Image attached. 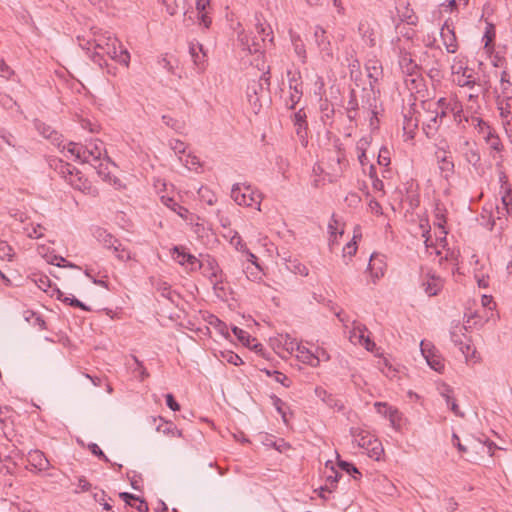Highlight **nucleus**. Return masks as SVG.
Instances as JSON below:
<instances>
[{
	"label": "nucleus",
	"instance_id": "obj_1",
	"mask_svg": "<svg viewBox=\"0 0 512 512\" xmlns=\"http://www.w3.org/2000/svg\"><path fill=\"white\" fill-rule=\"evenodd\" d=\"M446 102L445 98L439 99L436 103L433 105H436L437 108L434 110H427L424 114H419V118H406L404 121L403 129L405 133L411 134L413 132V129L417 127L418 122L421 121L423 124V130L425 134L428 137H431L436 130L439 127V123L441 122L442 118L446 115V112L444 111L443 107ZM432 104H429V107Z\"/></svg>",
	"mask_w": 512,
	"mask_h": 512
},
{
	"label": "nucleus",
	"instance_id": "obj_2",
	"mask_svg": "<svg viewBox=\"0 0 512 512\" xmlns=\"http://www.w3.org/2000/svg\"><path fill=\"white\" fill-rule=\"evenodd\" d=\"M93 41L95 47L105 52L111 59L126 67L129 66L130 54L116 37L93 28Z\"/></svg>",
	"mask_w": 512,
	"mask_h": 512
},
{
	"label": "nucleus",
	"instance_id": "obj_3",
	"mask_svg": "<svg viewBox=\"0 0 512 512\" xmlns=\"http://www.w3.org/2000/svg\"><path fill=\"white\" fill-rule=\"evenodd\" d=\"M104 152L103 143L101 141H96L94 143H90L87 146L82 147V162L91 164L100 176H106L108 161L106 164L102 161V155Z\"/></svg>",
	"mask_w": 512,
	"mask_h": 512
},
{
	"label": "nucleus",
	"instance_id": "obj_4",
	"mask_svg": "<svg viewBox=\"0 0 512 512\" xmlns=\"http://www.w3.org/2000/svg\"><path fill=\"white\" fill-rule=\"evenodd\" d=\"M231 197L238 205L250 207L256 205V209L260 211L261 195L254 192L250 186H233Z\"/></svg>",
	"mask_w": 512,
	"mask_h": 512
},
{
	"label": "nucleus",
	"instance_id": "obj_5",
	"mask_svg": "<svg viewBox=\"0 0 512 512\" xmlns=\"http://www.w3.org/2000/svg\"><path fill=\"white\" fill-rule=\"evenodd\" d=\"M358 446L365 449L369 457L379 460L384 452L381 442L369 433H360L356 437Z\"/></svg>",
	"mask_w": 512,
	"mask_h": 512
},
{
	"label": "nucleus",
	"instance_id": "obj_6",
	"mask_svg": "<svg viewBox=\"0 0 512 512\" xmlns=\"http://www.w3.org/2000/svg\"><path fill=\"white\" fill-rule=\"evenodd\" d=\"M455 150L460 153L465 161L473 166H476L480 161V155L474 142H470L464 137L459 136L455 143Z\"/></svg>",
	"mask_w": 512,
	"mask_h": 512
},
{
	"label": "nucleus",
	"instance_id": "obj_7",
	"mask_svg": "<svg viewBox=\"0 0 512 512\" xmlns=\"http://www.w3.org/2000/svg\"><path fill=\"white\" fill-rule=\"evenodd\" d=\"M96 237L100 243L103 244L104 247L108 249H113V251L121 250V254H117V258L121 261H128L131 258L130 252L126 250L122 244L110 233H107L105 230L99 229L97 231Z\"/></svg>",
	"mask_w": 512,
	"mask_h": 512
},
{
	"label": "nucleus",
	"instance_id": "obj_8",
	"mask_svg": "<svg viewBox=\"0 0 512 512\" xmlns=\"http://www.w3.org/2000/svg\"><path fill=\"white\" fill-rule=\"evenodd\" d=\"M421 353L427 361V364L435 371L442 372L444 370V360L437 354L435 348L430 343L421 341Z\"/></svg>",
	"mask_w": 512,
	"mask_h": 512
},
{
	"label": "nucleus",
	"instance_id": "obj_9",
	"mask_svg": "<svg viewBox=\"0 0 512 512\" xmlns=\"http://www.w3.org/2000/svg\"><path fill=\"white\" fill-rule=\"evenodd\" d=\"M440 36L443 45L448 53H456L458 49L457 38L455 35L454 27L446 21L440 31Z\"/></svg>",
	"mask_w": 512,
	"mask_h": 512
},
{
	"label": "nucleus",
	"instance_id": "obj_10",
	"mask_svg": "<svg viewBox=\"0 0 512 512\" xmlns=\"http://www.w3.org/2000/svg\"><path fill=\"white\" fill-rule=\"evenodd\" d=\"M291 351L296 352V357L304 364H308L311 367H317L319 365V356H314L308 348L298 343H290Z\"/></svg>",
	"mask_w": 512,
	"mask_h": 512
},
{
	"label": "nucleus",
	"instance_id": "obj_11",
	"mask_svg": "<svg viewBox=\"0 0 512 512\" xmlns=\"http://www.w3.org/2000/svg\"><path fill=\"white\" fill-rule=\"evenodd\" d=\"M453 82H455L457 85H459L461 87H465V86L469 87L470 90L472 91L469 94L470 98L478 97L479 92H480V85L476 83V79L473 76L472 69H469L468 73H462V74H459L458 76H455V78H453Z\"/></svg>",
	"mask_w": 512,
	"mask_h": 512
},
{
	"label": "nucleus",
	"instance_id": "obj_12",
	"mask_svg": "<svg viewBox=\"0 0 512 512\" xmlns=\"http://www.w3.org/2000/svg\"><path fill=\"white\" fill-rule=\"evenodd\" d=\"M349 339L353 344L362 345L368 351H373L375 347V343L366 335V328L361 325L354 326L353 330L350 332Z\"/></svg>",
	"mask_w": 512,
	"mask_h": 512
},
{
	"label": "nucleus",
	"instance_id": "obj_13",
	"mask_svg": "<svg viewBox=\"0 0 512 512\" xmlns=\"http://www.w3.org/2000/svg\"><path fill=\"white\" fill-rule=\"evenodd\" d=\"M27 461L30 466L34 467L38 471L47 470L50 466L48 459L40 450L30 451L27 456Z\"/></svg>",
	"mask_w": 512,
	"mask_h": 512
},
{
	"label": "nucleus",
	"instance_id": "obj_14",
	"mask_svg": "<svg viewBox=\"0 0 512 512\" xmlns=\"http://www.w3.org/2000/svg\"><path fill=\"white\" fill-rule=\"evenodd\" d=\"M444 281L434 274L427 275V278L423 281L422 286L424 288L425 293L428 296H435L438 292L443 288Z\"/></svg>",
	"mask_w": 512,
	"mask_h": 512
},
{
	"label": "nucleus",
	"instance_id": "obj_15",
	"mask_svg": "<svg viewBox=\"0 0 512 512\" xmlns=\"http://www.w3.org/2000/svg\"><path fill=\"white\" fill-rule=\"evenodd\" d=\"M256 31L260 35V37H255L251 45L247 44V49L250 53L259 52L262 48L261 42L265 41L264 36H269L271 33L270 31L266 32V27L262 23L256 25Z\"/></svg>",
	"mask_w": 512,
	"mask_h": 512
},
{
	"label": "nucleus",
	"instance_id": "obj_16",
	"mask_svg": "<svg viewBox=\"0 0 512 512\" xmlns=\"http://www.w3.org/2000/svg\"><path fill=\"white\" fill-rule=\"evenodd\" d=\"M190 54L194 61V64L200 69H204V65L206 62V53L204 51L203 45L200 43L191 44Z\"/></svg>",
	"mask_w": 512,
	"mask_h": 512
},
{
	"label": "nucleus",
	"instance_id": "obj_17",
	"mask_svg": "<svg viewBox=\"0 0 512 512\" xmlns=\"http://www.w3.org/2000/svg\"><path fill=\"white\" fill-rule=\"evenodd\" d=\"M289 88L291 90L290 93V108L293 109L295 105L300 101L303 90L301 83L298 82V79H296L294 76L289 79Z\"/></svg>",
	"mask_w": 512,
	"mask_h": 512
},
{
	"label": "nucleus",
	"instance_id": "obj_18",
	"mask_svg": "<svg viewBox=\"0 0 512 512\" xmlns=\"http://www.w3.org/2000/svg\"><path fill=\"white\" fill-rule=\"evenodd\" d=\"M374 407L379 414L388 417L392 425H394L395 422L399 419L398 410L388 406L384 402H376Z\"/></svg>",
	"mask_w": 512,
	"mask_h": 512
},
{
	"label": "nucleus",
	"instance_id": "obj_19",
	"mask_svg": "<svg viewBox=\"0 0 512 512\" xmlns=\"http://www.w3.org/2000/svg\"><path fill=\"white\" fill-rule=\"evenodd\" d=\"M173 251H174V254H175L174 259L180 265H184V264L187 263V264L191 265V270L195 269V265L198 264V260H197V258L195 256L186 253L184 250H182L179 247H174Z\"/></svg>",
	"mask_w": 512,
	"mask_h": 512
},
{
	"label": "nucleus",
	"instance_id": "obj_20",
	"mask_svg": "<svg viewBox=\"0 0 512 512\" xmlns=\"http://www.w3.org/2000/svg\"><path fill=\"white\" fill-rule=\"evenodd\" d=\"M384 261L381 256L373 254L369 261L368 269L375 278L384 275Z\"/></svg>",
	"mask_w": 512,
	"mask_h": 512
},
{
	"label": "nucleus",
	"instance_id": "obj_21",
	"mask_svg": "<svg viewBox=\"0 0 512 512\" xmlns=\"http://www.w3.org/2000/svg\"><path fill=\"white\" fill-rule=\"evenodd\" d=\"M167 12L173 16L179 13H185L187 0H163Z\"/></svg>",
	"mask_w": 512,
	"mask_h": 512
},
{
	"label": "nucleus",
	"instance_id": "obj_22",
	"mask_svg": "<svg viewBox=\"0 0 512 512\" xmlns=\"http://www.w3.org/2000/svg\"><path fill=\"white\" fill-rule=\"evenodd\" d=\"M120 497L127 504L135 507L139 512H147L148 511V504L144 500L139 499L137 496H134L129 493H121Z\"/></svg>",
	"mask_w": 512,
	"mask_h": 512
},
{
	"label": "nucleus",
	"instance_id": "obj_23",
	"mask_svg": "<svg viewBox=\"0 0 512 512\" xmlns=\"http://www.w3.org/2000/svg\"><path fill=\"white\" fill-rule=\"evenodd\" d=\"M314 36L320 49L325 51L328 55H331L330 41L327 38L326 31L321 27H317Z\"/></svg>",
	"mask_w": 512,
	"mask_h": 512
},
{
	"label": "nucleus",
	"instance_id": "obj_24",
	"mask_svg": "<svg viewBox=\"0 0 512 512\" xmlns=\"http://www.w3.org/2000/svg\"><path fill=\"white\" fill-rule=\"evenodd\" d=\"M82 145L79 143L70 142L67 146H63L64 156L67 158H74L82 162Z\"/></svg>",
	"mask_w": 512,
	"mask_h": 512
},
{
	"label": "nucleus",
	"instance_id": "obj_25",
	"mask_svg": "<svg viewBox=\"0 0 512 512\" xmlns=\"http://www.w3.org/2000/svg\"><path fill=\"white\" fill-rule=\"evenodd\" d=\"M358 30L363 38L368 39L371 46L376 44L375 33L368 20L360 21Z\"/></svg>",
	"mask_w": 512,
	"mask_h": 512
},
{
	"label": "nucleus",
	"instance_id": "obj_26",
	"mask_svg": "<svg viewBox=\"0 0 512 512\" xmlns=\"http://www.w3.org/2000/svg\"><path fill=\"white\" fill-rule=\"evenodd\" d=\"M162 203L169 207L171 210L176 212L181 218L187 219L189 211L185 207L179 205L177 202H175L172 198L163 196L161 198Z\"/></svg>",
	"mask_w": 512,
	"mask_h": 512
},
{
	"label": "nucleus",
	"instance_id": "obj_27",
	"mask_svg": "<svg viewBox=\"0 0 512 512\" xmlns=\"http://www.w3.org/2000/svg\"><path fill=\"white\" fill-rule=\"evenodd\" d=\"M199 267H203L205 269L206 275L210 278L212 284L216 285L218 283V274L220 270L214 260H207L206 265L200 264Z\"/></svg>",
	"mask_w": 512,
	"mask_h": 512
},
{
	"label": "nucleus",
	"instance_id": "obj_28",
	"mask_svg": "<svg viewBox=\"0 0 512 512\" xmlns=\"http://www.w3.org/2000/svg\"><path fill=\"white\" fill-rule=\"evenodd\" d=\"M469 69L470 68L467 67L464 57L456 56L453 58L451 65V72L453 78H455V76H458L459 74L468 73Z\"/></svg>",
	"mask_w": 512,
	"mask_h": 512
},
{
	"label": "nucleus",
	"instance_id": "obj_29",
	"mask_svg": "<svg viewBox=\"0 0 512 512\" xmlns=\"http://www.w3.org/2000/svg\"><path fill=\"white\" fill-rule=\"evenodd\" d=\"M460 350L466 358V361H473L474 363L480 360V356L478 355L476 349L470 346L467 343H463L460 345Z\"/></svg>",
	"mask_w": 512,
	"mask_h": 512
},
{
	"label": "nucleus",
	"instance_id": "obj_30",
	"mask_svg": "<svg viewBox=\"0 0 512 512\" xmlns=\"http://www.w3.org/2000/svg\"><path fill=\"white\" fill-rule=\"evenodd\" d=\"M221 360L223 362H227L235 366L243 364V360L241 359V357L232 351L221 352Z\"/></svg>",
	"mask_w": 512,
	"mask_h": 512
},
{
	"label": "nucleus",
	"instance_id": "obj_31",
	"mask_svg": "<svg viewBox=\"0 0 512 512\" xmlns=\"http://www.w3.org/2000/svg\"><path fill=\"white\" fill-rule=\"evenodd\" d=\"M295 53L304 61L306 58L305 46L298 35H291Z\"/></svg>",
	"mask_w": 512,
	"mask_h": 512
},
{
	"label": "nucleus",
	"instance_id": "obj_32",
	"mask_svg": "<svg viewBox=\"0 0 512 512\" xmlns=\"http://www.w3.org/2000/svg\"><path fill=\"white\" fill-rule=\"evenodd\" d=\"M180 160L183 162L185 167L191 171H193V170L197 171L198 168L201 166L200 160L198 159V157L191 155V154L186 155L185 159L180 157Z\"/></svg>",
	"mask_w": 512,
	"mask_h": 512
},
{
	"label": "nucleus",
	"instance_id": "obj_33",
	"mask_svg": "<svg viewBox=\"0 0 512 512\" xmlns=\"http://www.w3.org/2000/svg\"><path fill=\"white\" fill-rule=\"evenodd\" d=\"M465 330L466 328L461 325H456L455 327H453L451 331V339L456 345L460 346L464 343L461 339V336L464 335Z\"/></svg>",
	"mask_w": 512,
	"mask_h": 512
},
{
	"label": "nucleus",
	"instance_id": "obj_34",
	"mask_svg": "<svg viewBox=\"0 0 512 512\" xmlns=\"http://www.w3.org/2000/svg\"><path fill=\"white\" fill-rule=\"evenodd\" d=\"M232 331H233V334L237 337V339L242 342L244 345L246 346H250V335L248 332H246L245 330L241 329V328H238V327H233L232 328Z\"/></svg>",
	"mask_w": 512,
	"mask_h": 512
},
{
	"label": "nucleus",
	"instance_id": "obj_35",
	"mask_svg": "<svg viewBox=\"0 0 512 512\" xmlns=\"http://www.w3.org/2000/svg\"><path fill=\"white\" fill-rule=\"evenodd\" d=\"M13 257V249L5 241H0V259L11 261Z\"/></svg>",
	"mask_w": 512,
	"mask_h": 512
},
{
	"label": "nucleus",
	"instance_id": "obj_36",
	"mask_svg": "<svg viewBox=\"0 0 512 512\" xmlns=\"http://www.w3.org/2000/svg\"><path fill=\"white\" fill-rule=\"evenodd\" d=\"M45 228L40 225H32L31 228H27V236L32 239H39L43 237Z\"/></svg>",
	"mask_w": 512,
	"mask_h": 512
},
{
	"label": "nucleus",
	"instance_id": "obj_37",
	"mask_svg": "<svg viewBox=\"0 0 512 512\" xmlns=\"http://www.w3.org/2000/svg\"><path fill=\"white\" fill-rule=\"evenodd\" d=\"M501 90L504 94L508 93L512 89V83L510 81V75L508 72L503 71L500 79Z\"/></svg>",
	"mask_w": 512,
	"mask_h": 512
},
{
	"label": "nucleus",
	"instance_id": "obj_38",
	"mask_svg": "<svg viewBox=\"0 0 512 512\" xmlns=\"http://www.w3.org/2000/svg\"><path fill=\"white\" fill-rule=\"evenodd\" d=\"M340 224L338 221L333 220L329 223V232H330V238L329 243L330 246H333L337 242V230L339 229Z\"/></svg>",
	"mask_w": 512,
	"mask_h": 512
},
{
	"label": "nucleus",
	"instance_id": "obj_39",
	"mask_svg": "<svg viewBox=\"0 0 512 512\" xmlns=\"http://www.w3.org/2000/svg\"><path fill=\"white\" fill-rule=\"evenodd\" d=\"M356 238H357V235L354 234L353 240L351 242L347 243L346 246L343 248L344 257H346V256L351 257L356 253V251H357Z\"/></svg>",
	"mask_w": 512,
	"mask_h": 512
},
{
	"label": "nucleus",
	"instance_id": "obj_40",
	"mask_svg": "<svg viewBox=\"0 0 512 512\" xmlns=\"http://www.w3.org/2000/svg\"><path fill=\"white\" fill-rule=\"evenodd\" d=\"M443 396L445 397L446 403L448 406H450V409L452 410V412L456 416L463 417L464 414L460 411L459 406L457 405L456 401L453 398H451V396L449 394H443Z\"/></svg>",
	"mask_w": 512,
	"mask_h": 512
},
{
	"label": "nucleus",
	"instance_id": "obj_41",
	"mask_svg": "<svg viewBox=\"0 0 512 512\" xmlns=\"http://www.w3.org/2000/svg\"><path fill=\"white\" fill-rule=\"evenodd\" d=\"M231 245L235 247L236 250L240 252H245L247 250L246 244L242 241V238L236 233L230 240Z\"/></svg>",
	"mask_w": 512,
	"mask_h": 512
},
{
	"label": "nucleus",
	"instance_id": "obj_42",
	"mask_svg": "<svg viewBox=\"0 0 512 512\" xmlns=\"http://www.w3.org/2000/svg\"><path fill=\"white\" fill-rule=\"evenodd\" d=\"M306 113L303 110H299L294 114L295 125L298 126L297 134L301 133V129L305 124Z\"/></svg>",
	"mask_w": 512,
	"mask_h": 512
},
{
	"label": "nucleus",
	"instance_id": "obj_43",
	"mask_svg": "<svg viewBox=\"0 0 512 512\" xmlns=\"http://www.w3.org/2000/svg\"><path fill=\"white\" fill-rule=\"evenodd\" d=\"M272 400H273L274 407L276 408L278 413L281 414L284 423H287L286 413L284 411L285 403L280 398H278L276 396L272 397Z\"/></svg>",
	"mask_w": 512,
	"mask_h": 512
},
{
	"label": "nucleus",
	"instance_id": "obj_44",
	"mask_svg": "<svg viewBox=\"0 0 512 512\" xmlns=\"http://www.w3.org/2000/svg\"><path fill=\"white\" fill-rule=\"evenodd\" d=\"M88 449L90 450V452L93 455L103 459L105 462L110 461L109 458L103 453V451L99 448V446L97 444H95V443L89 444Z\"/></svg>",
	"mask_w": 512,
	"mask_h": 512
},
{
	"label": "nucleus",
	"instance_id": "obj_45",
	"mask_svg": "<svg viewBox=\"0 0 512 512\" xmlns=\"http://www.w3.org/2000/svg\"><path fill=\"white\" fill-rule=\"evenodd\" d=\"M446 220L443 214L437 213L436 214V221L434 222L435 225H437L438 228L441 229L440 231V238H444L447 232L444 229Z\"/></svg>",
	"mask_w": 512,
	"mask_h": 512
},
{
	"label": "nucleus",
	"instance_id": "obj_46",
	"mask_svg": "<svg viewBox=\"0 0 512 512\" xmlns=\"http://www.w3.org/2000/svg\"><path fill=\"white\" fill-rule=\"evenodd\" d=\"M170 146L175 154H184L186 151V145L180 140L171 141Z\"/></svg>",
	"mask_w": 512,
	"mask_h": 512
},
{
	"label": "nucleus",
	"instance_id": "obj_47",
	"mask_svg": "<svg viewBox=\"0 0 512 512\" xmlns=\"http://www.w3.org/2000/svg\"><path fill=\"white\" fill-rule=\"evenodd\" d=\"M338 466L342 470L346 471L348 474H352V473L360 474L358 469L353 464H351L349 462L339 460Z\"/></svg>",
	"mask_w": 512,
	"mask_h": 512
},
{
	"label": "nucleus",
	"instance_id": "obj_48",
	"mask_svg": "<svg viewBox=\"0 0 512 512\" xmlns=\"http://www.w3.org/2000/svg\"><path fill=\"white\" fill-rule=\"evenodd\" d=\"M371 143L370 136H364L361 139L358 140L356 148L359 152H366L367 148L369 147Z\"/></svg>",
	"mask_w": 512,
	"mask_h": 512
},
{
	"label": "nucleus",
	"instance_id": "obj_49",
	"mask_svg": "<svg viewBox=\"0 0 512 512\" xmlns=\"http://www.w3.org/2000/svg\"><path fill=\"white\" fill-rule=\"evenodd\" d=\"M198 19L201 25L205 28H209L211 25V18L209 16V10L205 12H198Z\"/></svg>",
	"mask_w": 512,
	"mask_h": 512
},
{
	"label": "nucleus",
	"instance_id": "obj_50",
	"mask_svg": "<svg viewBox=\"0 0 512 512\" xmlns=\"http://www.w3.org/2000/svg\"><path fill=\"white\" fill-rule=\"evenodd\" d=\"M486 141L488 142V144L490 145L491 148H493L494 150H499L500 141L497 136H495L491 132H489L486 137Z\"/></svg>",
	"mask_w": 512,
	"mask_h": 512
},
{
	"label": "nucleus",
	"instance_id": "obj_51",
	"mask_svg": "<svg viewBox=\"0 0 512 512\" xmlns=\"http://www.w3.org/2000/svg\"><path fill=\"white\" fill-rule=\"evenodd\" d=\"M166 404L173 411H179L180 405L175 401L172 394L166 395Z\"/></svg>",
	"mask_w": 512,
	"mask_h": 512
},
{
	"label": "nucleus",
	"instance_id": "obj_52",
	"mask_svg": "<svg viewBox=\"0 0 512 512\" xmlns=\"http://www.w3.org/2000/svg\"><path fill=\"white\" fill-rule=\"evenodd\" d=\"M499 111H500V116L503 118V119H507L510 115V104L509 102H506L505 104L504 103H499V107H498Z\"/></svg>",
	"mask_w": 512,
	"mask_h": 512
},
{
	"label": "nucleus",
	"instance_id": "obj_53",
	"mask_svg": "<svg viewBox=\"0 0 512 512\" xmlns=\"http://www.w3.org/2000/svg\"><path fill=\"white\" fill-rule=\"evenodd\" d=\"M481 304L483 307L488 308L489 310H492L493 307L495 306L493 298L490 295H482Z\"/></svg>",
	"mask_w": 512,
	"mask_h": 512
},
{
	"label": "nucleus",
	"instance_id": "obj_54",
	"mask_svg": "<svg viewBox=\"0 0 512 512\" xmlns=\"http://www.w3.org/2000/svg\"><path fill=\"white\" fill-rule=\"evenodd\" d=\"M196 9L198 12L210 10V0H196Z\"/></svg>",
	"mask_w": 512,
	"mask_h": 512
},
{
	"label": "nucleus",
	"instance_id": "obj_55",
	"mask_svg": "<svg viewBox=\"0 0 512 512\" xmlns=\"http://www.w3.org/2000/svg\"><path fill=\"white\" fill-rule=\"evenodd\" d=\"M454 164L452 161L447 160L446 156H444L441 160L440 169L444 172H451L453 170Z\"/></svg>",
	"mask_w": 512,
	"mask_h": 512
},
{
	"label": "nucleus",
	"instance_id": "obj_56",
	"mask_svg": "<svg viewBox=\"0 0 512 512\" xmlns=\"http://www.w3.org/2000/svg\"><path fill=\"white\" fill-rule=\"evenodd\" d=\"M274 374H275V380L277 382L283 384L286 387L290 386L289 379L287 378L286 375H284L283 373L278 372V371H275Z\"/></svg>",
	"mask_w": 512,
	"mask_h": 512
},
{
	"label": "nucleus",
	"instance_id": "obj_57",
	"mask_svg": "<svg viewBox=\"0 0 512 512\" xmlns=\"http://www.w3.org/2000/svg\"><path fill=\"white\" fill-rule=\"evenodd\" d=\"M314 356H319V363L321 361H328L330 359L329 354L323 348H317Z\"/></svg>",
	"mask_w": 512,
	"mask_h": 512
},
{
	"label": "nucleus",
	"instance_id": "obj_58",
	"mask_svg": "<svg viewBox=\"0 0 512 512\" xmlns=\"http://www.w3.org/2000/svg\"><path fill=\"white\" fill-rule=\"evenodd\" d=\"M453 444L458 448L460 453H466L468 451V447L462 445L459 437L456 434H453Z\"/></svg>",
	"mask_w": 512,
	"mask_h": 512
},
{
	"label": "nucleus",
	"instance_id": "obj_59",
	"mask_svg": "<svg viewBox=\"0 0 512 512\" xmlns=\"http://www.w3.org/2000/svg\"><path fill=\"white\" fill-rule=\"evenodd\" d=\"M387 153H388L387 150H381L380 151L379 156H378V163L380 165L387 166L390 163V159L386 155H384V154H387Z\"/></svg>",
	"mask_w": 512,
	"mask_h": 512
},
{
	"label": "nucleus",
	"instance_id": "obj_60",
	"mask_svg": "<svg viewBox=\"0 0 512 512\" xmlns=\"http://www.w3.org/2000/svg\"><path fill=\"white\" fill-rule=\"evenodd\" d=\"M369 208L371 209L372 212H374L376 214H382L381 205L379 204V202H377L374 199L370 200Z\"/></svg>",
	"mask_w": 512,
	"mask_h": 512
},
{
	"label": "nucleus",
	"instance_id": "obj_61",
	"mask_svg": "<svg viewBox=\"0 0 512 512\" xmlns=\"http://www.w3.org/2000/svg\"><path fill=\"white\" fill-rule=\"evenodd\" d=\"M158 290L161 292L163 297L171 299V290L167 283H162Z\"/></svg>",
	"mask_w": 512,
	"mask_h": 512
},
{
	"label": "nucleus",
	"instance_id": "obj_62",
	"mask_svg": "<svg viewBox=\"0 0 512 512\" xmlns=\"http://www.w3.org/2000/svg\"><path fill=\"white\" fill-rule=\"evenodd\" d=\"M78 487L82 491H88L91 488V484L84 477H81L78 479Z\"/></svg>",
	"mask_w": 512,
	"mask_h": 512
},
{
	"label": "nucleus",
	"instance_id": "obj_63",
	"mask_svg": "<svg viewBox=\"0 0 512 512\" xmlns=\"http://www.w3.org/2000/svg\"><path fill=\"white\" fill-rule=\"evenodd\" d=\"M457 508V503L455 502V500L453 498H449L446 502V510L448 512H453L455 511Z\"/></svg>",
	"mask_w": 512,
	"mask_h": 512
},
{
	"label": "nucleus",
	"instance_id": "obj_64",
	"mask_svg": "<svg viewBox=\"0 0 512 512\" xmlns=\"http://www.w3.org/2000/svg\"><path fill=\"white\" fill-rule=\"evenodd\" d=\"M162 119H163L164 123H165L167 126H169V127L173 128V129H176V124H177V121H176V120H174V119H173V118H171L170 116H165V115L162 117Z\"/></svg>",
	"mask_w": 512,
	"mask_h": 512
}]
</instances>
